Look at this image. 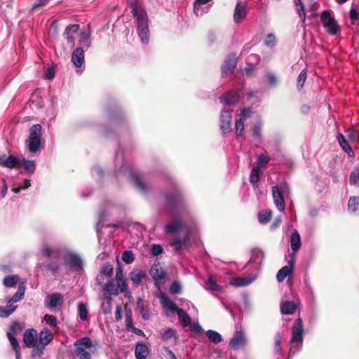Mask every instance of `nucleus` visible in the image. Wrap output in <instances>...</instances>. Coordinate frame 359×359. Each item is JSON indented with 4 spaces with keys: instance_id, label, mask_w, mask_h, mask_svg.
I'll use <instances>...</instances> for the list:
<instances>
[{
    "instance_id": "1",
    "label": "nucleus",
    "mask_w": 359,
    "mask_h": 359,
    "mask_svg": "<svg viewBox=\"0 0 359 359\" xmlns=\"http://www.w3.org/2000/svg\"><path fill=\"white\" fill-rule=\"evenodd\" d=\"M0 166L13 169L23 168L24 170L29 174H33L36 169V164L34 161L20 159L13 155H0Z\"/></svg>"
},
{
    "instance_id": "2",
    "label": "nucleus",
    "mask_w": 359,
    "mask_h": 359,
    "mask_svg": "<svg viewBox=\"0 0 359 359\" xmlns=\"http://www.w3.org/2000/svg\"><path fill=\"white\" fill-rule=\"evenodd\" d=\"M165 198L167 208L172 215L178 216L180 211L187 209V203L177 189H175L172 193L165 194Z\"/></svg>"
},
{
    "instance_id": "3",
    "label": "nucleus",
    "mask_w": 359,
    "mask_h": 359,
    "mask_svg": "<svg viewBox=\"0 0 359 359\" xmlns=\"http://www.w3.org/2000/svg\"><path fill=\"white\" fill-rule=\"evenodd\" d=\"M74 353L79 359H91V355L86 349L91 350L95 346L90 337H84L76 340L74 344Z\"/></svg>"
},
{
    "instance_id": "4",
    "label": "nucleus",
    "mask_w": 359,
    "mask_h": 359,
    "mask_svg": "<svg viewBox=\"0 0 359 359\" xmlns=\"http://www.w3.org/2000/svg\"><path fill=\"white\" fill-rule=\"evenodd\" d=\"M288 185L286 183L280 184L279 186H274L272 187L273 202L280 212H283L285 210V203L283 198V194L288 191Z\"/></svg>"
},
{
    "instance_id": "5",
    "label": "nucleus",
    "mask_w": 359,
    "mask_h": 359,
    "mask_svg": "<svg viewBox=\"0 0 359 359\" xmlns=\"http://www.w3.org/2000/svg\"><path fill=\"white\" fill-rule=\"evenodd\" d=\"M320 20L324 27L332 35L337 34L339 32V27L337 22L331 16L329 11H324L320 15Z\"/></svg>"
},
{
    "instance_id": "6",
    "label": "nucleus",
    "mask_w": 359,
    "mask_h": 359,
    "mask_svg": "<svg viewBox=\"0 0 359 359\" xmlns=\"http://www.w3.org/2000/svg\"><path fill=\"white\" fill-rule=\"evenodd\" d=\"M64 263L71 270L80 271L83 268V262L79 255L74 252H69L64 257Z\"/></svg>"
},
{
    "instance_id": "7",
    "label": "nucleus",
    "mask_w": 359,
    "mask_h": 359,
    "mask_svg": "<svg viewBox=\"0 0 359 359\" xmlns=\"http://www.w3.org/2000/svg\"><path fill=\"white\" fill-rule=\"evenodd\" d=\"M38 334L34 328L27 329L23 334V343L28 348H35L32 351V357L36 355Z\"/></svg>"
},
{
    "instance_id": "8",
    "label": "nucleus",
    "mask_w": 359,
    "mask_h": 359,
    "mask_svg": "<svg viewBox=\"0 0 359 359\" xmlns=\"http://www.w3.org/2000/svg\"><path fill=\"white\" fill-rule=\"evenodd\" d=\"M237 65V57L233 53H229L222 65V76L226 77L234 72Z\"/></svg>"
},
{
    "instance_id": "9",
    "label": "nucleus",
    "mask_w": 359,
    "mask_h": 359,
    "mask_svg": "<svg viewBox=\"0 0 359 359\" xmlns=\"http://www.w3.org/2000/svg\"><path fill=\"white\" fill-rule=\"evenodd\" d=\"M53 339V335L50 330L47 329L42 330L39 336V341H37L36 355L40 357L43 353L45 347Z\"/></svg>"
},
{
    "instance_id": "10",
    "label": "nucleus",
    "mask_w": 359,
    "mask_h": 359,
    "mask_svg": "<svg viewBox=\"0 0 359 359\" xmlns=\"http://www.w3.org/2000/svg\"><path fill=\"white\" fill-rule=\"evenodd\" d=\"M304 325L300 317L296 319L292 327V334L290 341L292 343H302L303 341Z\"/></svg>"
},
{
    "instance_id": "11",
    "label": "nucleus",
    "mask_w": 359,
    "mask_h": 359,
    "mask_svg": "<svg viewBox=\"0 0 359 359\" xmlns=\"http://www.w3.org/2000/svg\"><path fill=\"white\" fill-rule=\"evenodd\" d=\"M246 339L244 332L241 330L236 331L233 337L230 339L229 346L234 350H238L240 347L245 346Z\"/></svg>"
},
{
    "instance_id": "12",
    "label": "nucleus",
    "mask_w": 359,
    "mask_h": 359,
    "mask_svg": "<svg viewBox=\"0 0 359 359\" xmlns=\"http://www.w3.org/2000/svg\"><path fill=\"white\" fill-rule=\"evenodd\" d=\"M232 115L229 111H222L221 112L220 129L224 134L229 133L231 131Z\"/></svg>"
},
{
    "instance_id": "13",
    "label": "nucleus",
    "mask_w": 359,
    "mask_h": 359,
    "mask_svg": "<svg viewBox=\"0 0 359 359\" xmlns=\"http://www.w3.org/2000/svg\"><path fill=\"white\" fill-rule=\"evenodd\" d=\"M133 15L137 22V32L148 31V22L146 11H140V13Z\"/></svg>"
},
{
    "instance_id": "14",
    "label": "nucleus",
    "mask_w": 359,
    "mask_h": 359,
    "mask_svg": "<svg viewBox=\"0 0 359 359\" xmlns=\"http://www.w3.org/2000/svg\"><path fill=\"white\" fill-rule=\"evenodd\" d=\"M247 15V10L245 6L241 2H238L236 5L233 20L236 23L241 22Z\"/></svg>"
},
{
    "instance_id": "15",
    "label": "nucleus",
    "mask_w": 359,
    "mask_h": 359,
    "mask_svg": "<svg viewBox=\"0 0 359 359\" xmlns=\"http://www.w3.org/2000/svg\"><path fill=\"white\" fill-rule=\"evenodd\" d=\"M72 62L76 67H80L84 62V50L82 48H76L72 54Z\"/></svg>"
},
{
    "instance_id": "16",
    "label": "nucleus",
    "mask_w": 359,
    "mask_h": 359,
    "mask_svg": "<svg viewBox=\"0 0 359 359\" xmlns=\"http://www.w3.org/2000/svg\"><path fill=\"white\" fill-rule=\"evenodd\" d=\"M220 101L226 104H233L238 101V95L233 90H229L220 97Z\"/></svg>"
},
{
    "instance_id": "17",
    "label": "nucleus",
    "mask_w": 359,
    "mask_h": 359,
    "mask_svg": "<svg viewBox=\"0 0 359 359\" xmlns=\"http://www.w3.org/2000/svg\"><path fill=\"white\" fill-rule=\"evenodd\" d=\"M137 309L143 320H147L150 318V312L148 306L144 304V302L140 297H138L137 299Z\"/></svg>"
},
{
    "instance_id": "18",
    "label": "nucleus",
    "mask_w": 359,
    "mask_h": 359,
    "mask_svg": "<svg viewBox=\"0 0 359 359\" xmlns=\"http://www.w3.org/2000/svg\"><path fill=\"white\" fill-rule=\"evenodd\" d=\"M151 274L155 280L163 279L166 276V271L159 264H154L151 267Z\"/></svg>"
},
{
    "instance_id": "19",
    "label": "nucleus",
    "mask_w": 359,
    "mask_h": 359,
    "mask_svg": "<svg viewBox=\"0 0 359 359\" xmlns=\"http://www.w3.org/2000/svg\"><path fill=\"white\" fill-rule=\"evenodd\" d=\"M297 309V304L292 301H285L280 304V311L284 315L293 314Z\"/></svg>"
},
{
    "instance_id": "20",
    "label": "nucleus",
    "mask_w": 359,
    "mask_h": 359,
    "mask_svg": "<svg viewBox=\"0 0 359 359\" xmlns=\"http://www.w3.org/2000/svg\"><path fill=\"white\" fill-rule=\"evenodd\" d=\"M149 354V348L147 345L142 342H138L136 344L135 355L137 359H145Z\"/></svg>"
},
{
    "instance_id": "21",
    "label": "nucleus",
    "mask_w": 359,
    "mask_h": 359,
    "mask_svg": "<svg viewBox=\"0 0 359 359\" xmlns=\"http://www.w3.org/2000/svg\"><path fill=\"white\" fill-rule=\"evenodd\" d=\"M337 140L342 149L347 153L349 156L354 157V152L352 147L341 133L337 135Z\"/></svg>"
},
{
    "instance_id": "22",
    "label": "nucleus",
    "mask_w": 359,
    "mask_h": 359,
    "mask_svg": "<svg viewBox=\"0 0 359 359\" xmlns=\"http://www.w3.org/2000/svg\"><path fill=\"white\" fill-rule=\"evenodd\" d=\"M131 178L136 187L142 192H147L149 189L147 184L142 180L138 173L133 172L131 174Z\"/></svg>"
},
{
    "instance_id": "23",
    "label": "nucleus",
    "mask_w": 359,
    "mask_h": 359,
    "mask_svg": "<svg viewBox=\"0 0 359 359\" xmlns=\"http://www.w3.org/2000/svg\"><path fill=\"white\" fill-rule=\"evenodd\" d=\"M26 143L29 151L35 153L41 149V138H28Z\"/></svg>"
},
{
    "instance_id": "24",
    "label": "nucleus",
    "mask_w": 359,
    "mask_h": 359,
    "mask_svg": "<svg viewBox=\"0 0 359 359\" xmlns=\"http://www.w3.org/2000/svg\"><path fill=\"white\" fill-rule=\"evenodd\" d=\"M290 245L293 253H296L301 247V237L297 231H294L291 235Z\"/></svg>"
},
{
    "instance_id": "25",
    "label": "nucleus",
    "mask_w": 359,
    "mask_h": 359,
    "mask_svg": "<svg viewBox=\"0 0 359 359\" xmlns=\"http://www.w3.org/2000/svg\"><path fill=\"white\" fill-rule=\"evenodd\" d=\"M145 277L146 273L142 269L135 270L130 273V278L132 282L136 285H140L142 280Z\"/></svg>"
},
{
    "instance_id": "26",
    "label": "nucleus",
    "mask_w": 359,
    "mask_h": 359,
    "mask_svg": "<svg viewBox=\"0 0 359 359\" xmlns=\"http://www.w3.org/2000/svg\"><path fill=\"white\" fill-rule=\"evenodd\" d=\"M7 337L11 343V345L15 351V358L20 359V346L17 339L11 332H7Z\"/></svg>"
},
{
    "instance_id": "27",
    "label": "nucleus",
    "mask_w": 359,
    "mask_h": 359,
    "mask_svg": "<svg viewBox=\"0 0 359 359\" xmlns=\"http://www.w3.org/2000/svg\"><path fill=\"white\" fill-rule=\"evenodd\" d=\"M49 302L47 306L49 308H55L56 306L62 304V297L60 293L55 292L48 297Z\"/></svg>"
},
{
    "instance_id": "28",
    "label": "nucleus",
    "mask_w": 359,
    "mask_h": 359,
    "mask_svg": "<svg viewBox=\"0 0 359 359\" xmlns=\"http://www.w3.org/2000/svg\"><path fill=\"white\" fill-rule=\"evenodd\" d=\"M161 304H163V307H165V309H167L172 312L177 313L178 309H180L176 305V304L174 302H172L167 296L162 295L161 297Z\"/></svg>"
},
{
    "instance_id": "29",
    "label": "nucleus",
    "mask_w": 359,
    "mask_h": 359,
    "mask_svg": "<svg viewBox=\"0 0 359 359\" xmlns=\"http://www.w3.org/2000/svg\"><path fill=\"white\" fill-rule=\"evenodd\" d=\"M260 172H261V170H260V168L258 166L253 167L251 170L250 176V182L255 189L258 187V182L259 180Z\"/></svg>"
},
{
    "instance_id": "30",
    "label": "nucleus",
    "mask_w": 359,
    "mask_h": 359,
    "mask_svg": "<svg viewBox=\"0 0 359 359\" xmlns=\"http://www.w3.org/2000/svg\"><path fill=\"white\" fill-rule=\"evenodd\" d=\"M272 217V211L271 210H261L257 214L258 221L262 224H266L269 222Z\"/></svg>"
},
{
    "instance_id": "31",
    "label": "nucleus",
    "mask_w": 359,
    "mask_h": 359,
    "mask_svg": "<svg viewBox=\"0 0 359 359\" xmlns=\"http://www.w3.org/2000/svg\"><path fill=\"white\" fill-rule=\"evenodd\" d=\"M189 240V233L187 231V235L182 238L178 237L173 239L170 243V245L175 248V250H180L182 248L183 245L187 243Z\"/></svg>"
},
{
    "instance_id": "32",
    "label": "nucleus",
    "mask_w": 359,
    "mask_h": 359,
    "mask_svg": "<svg viewBox=\"0 0 359 359\" xmlns=\"http://www.w3.org/2000/svg\"><path fill=\"white\" fill-rule=\"evenodd\" d=\"M182 225L183 222L181 220L177 219L175 222H170L169 224H168L165 226L164 230L165 232L167 233H175L180 230Z\"/></svg>"
},
{
    "instance_id": "33",
    "label": "nucleus",
    "mask_w": 359,
    "mask_h": 359,
    "mask_svg": "<svg viewBox=\"0 0 359 359\" xmlns=\"http://www.w3.org/2000/svg\"><path fill=\"white\" fill-rule=\"evenodd\" d=\"M294 6L296 8V11L298 13L299 17L300 18L302 22H304L306 20V12H305V6L302 0H294Z\"/></svg>"
},
{
    "instance_id": "34",
    "label": "nucleus",
    "mask_w": 359,
    "mask_h": 359,
    "mask_svg": "<svg viewBox=\"0 0 359 359\" xmlns=\"http://www.w3.org/2000/svg\"><path fill=\"white\" fill-rule=\"evenodd\" d=\"M177 313L179 317L180 323L184 327H187L189 325H190V323L191 321V317L184 310L180 308L177 311Z\"/></svg>"
},
{
    "instance_id": "35",
    "label": "nucleus",
    "mask_w": 359,
    "mask_h": 359,
    "mask_svg": "<svg viewBox=\"0 0 359 359\" xmlns=\"http://www.w3.org/2000/svg\"><path fill=\"white\" fill-rule=\"evenodd\" d=\"M20 278L18 275H8L3 280L4 285L7 287H15L18 283Z\"/></svg>"
},
{
    "instance_id": "36",
    "label": "nucleus",
    "mask_w": 359,
    "mask_h": 359,
    "mask_svg": "<svg viewBox=\"0 0 359 359\" xmlns=\"http://www.w3.org/2000/svg\"><path fill=\"white\" fill-rule=\"evenodd\" d=\"M292 273L291 267L289 266H285L282 267L277 273L276 278L278 282H283L287 276Z\"/></svg>"
},
{
    "instance_id": "37",
    "label": "nucleus",
    "mask_w": 359,
    "mask_h": 359,
    "mask_svg": "<svg viewBox=\"0 0 359 359\" xmlns=\"http://www.w3.org/2000/svg\"><path fill=\"white\" fill-rule=\"evenodd\" d=\"M359 209V196H351L348 202V210L351 212H356Z\"/></svg>"
},
{
    "instance_id": "38",
    "label": "nucleus",
    "mask_w": 359,
    "mask_h": 359,
    "mask_svg": "<svg viewBox=\"0 0 359 359\" xmlns=\"http://www.w3.org/2000/svg\"><path fill=\"white\" fill-rule=\"evenodd\" d=\"M29 136L28 138H41L42 127L40 124H34L29 130Z\"/></svg>"
},
{
    "instance_id": "39",
    "label": "nucleus",
    "mask_w": 359,
    "mask_h": 359,
    "mask_svg": "<svg viewBox=\"0 0 359 359\" xmlns=\"http://www.w3.org/2000/svg\"><path fill=\"white\" fill-rule=\"evenodd\" d=\"M25 291V286L22 284L18 286V290L13 295L11 299L8 301V303L18 302L20 301L24 297Z\"/></svg>"
},
{
    "instance_id": "40",
    "label": "nucleus",
    "mask_w": 359,
    "mask_h": 359,
    "mask_svg": "<svg viewBox=\"0 0 359 359\" xmlns=\"http://www.w3.org/2000/svg\"><path fill=\"white\" fill-rule=\"evenodd\" d=\"M349 183L351 185L359 187V165L355 167L354 170L351 172Z\"/></svg>"
},
{
    "instance_id": "41",
    "label": "nucleus",
    "mask_w": 359,
    "mask_h": 359,
    "mask_svg": "<svg viewBox=\"0 0 359 359\" xmlns=\"http://www.w3.org/2000/svg\"><path fill=\"white\" fill-rule=\"evenodd\" d=\"M206 336L210 341L215 344H219L222 341V335L216 331L209 330L206 332Z\"/></svg>"
},
{
    "instance_id": "42",
    "label": "nucleus",
    "mask_w": 359,
    "mask_h": 359,
    "mask_svg": "<svg viewBox=\"0 0 359 359\" xmlns=\"http://www.w3.org/2000/svg\"><path fill=\"white\" fill-rule=\"evenodd\" d=\"M252 280L248 278H234L231 280V284L236 287L246 286L251 283Z\"/></svg>"
},
{
    "instance_id": "43",
    "label": "nucleus",
    "mask_w": 359,
    "mask_h": 359,
    "mask_svg": "<svg viewBox=\"0 0 359 359\" xmlns=\"http://www.w3.org/2000/svg\"><path fill=\"white\" fill-rule=\"evenodd\" d=\"M307 79V71L306 69L302 70L297 79V88L298 90H301Z\"/></svg>"
},
{
    "instance_id": "44",
    "label": "nucleus",
    "mask_w": 359,
    "mask_h": 359,
    "mask_svg": "<svg viewBox=\"0 0 359 359\" xmlns=\"http://www.w3.org/2000/svg\"><path fill=\"white\" fill-rule=\"evenodd\" d=\"M78 312L81 320L85 321L88 319V311L87 306L84 303L80 302L78 304Z\"/></svg>"
},
{
    "instance_id": "45",
    "label": "nucleus",
    "mask_w": 359,
    "mask_h": 359,
    "mask_svg": "<svg viewBox=\"0 0 359 359\" xmlns=\"http://www.w3.org/2000/svg\"><path fill=\"white\" fill-rule=\"evenodd\" d=\"M17 306L8 305L6 307L0 306V317L7 318L16 309Z\"/></svg>"
},
{
    "instance_id": "46",
    "label": "nucleus",
    "mask_w": 359,
    "mask_h": 359,
    "mask_svg": "<svg viewBox=\"0 0 359 359\" xmlns=\"http://www.w3.org/2000/svg\"><path fill=\"white\" fill-rule=\"evenodd\" d=\"M128 4L131 8L133 14L140 13V11H144L142 8L140 0H128Z\"/></svg>"
},
{
    "instance_id": "47",
    "label": "nucleus",
    "mask_w": 359,
    "mask_h": 359,
    "mask_svg": "<svg viewBox=\"0 0 359 359\" xmlns=\"http://www.w3.org/2000/svg\"><path fill=\"white\" fill-rule=\"evenodd\" d=\"M24 328V324L20 323L18 321H14L11 323L9 327V331L8 332H11V334H17L22 332Z\"/></svg>"
},
{
    "instance_id": "48",
    "label": "nucleus",
    "mask_w": 359,
    "mask_h": 359,
    "mask_svg": "<svg viewBox=\"0 0 359 359\" xmlns=\"http://www.w3.org/2000/svg\"><path fill=\"white\" fill-rule=\"evenodd\" d=\"M206 288L212 291H220L221 287L216 283L212 276H210L205 283Z\"/></svg>"
},
{
    "instance_id": "49",
    "label": "nucleus",
    "mask_w": 359,
    "mask_h": 359,
    "mask_svg": "<svg viewBox=\"0 0 359 359\" xmlns=\"http://www.w3.org/2000/svg\"><path fill=\"white\" fill-rule=\"evenodd\" d=\"M111 302L112 299L110 297H108L106 298V299L102 302L101 305V309L102 311V313L104 315H107L111 313Z\"/></svg>"
},
{
    "instance_id": "50",
    "label": "nucleus",
    "mask_w": 359,
    "mask_h": 359,
    "mask_svg": "<svg viewBox=\"0 0 359 359\" xmlns=\"http://www.w3.org/2000/svg\"><path fill=\"white\" fill-rule=\"evenodd\" d=\"M113 266L110 263H105L100 269V273L108 277H111L113 274Z\"/></svg>"
},
{
    "instance_id": "51",
    "label": "nucleus",
    "mask_w": 359,
    "mask_h": 359,
    "mask_svg": "<svg viewBox=\"0 0 359 359\" xmlns=\"http://www.w3.org/2000/svg\"><path fill=\"white\" fill-rule=\"evenodd\" d=\"M126 329L130 331L135 326L133 323L132 311L131 310L126 311Z\"/></svg>"
},
{
    "instance_id": "52",
    "label": "nucleus",
    "mask_w": 359,
    "mask_h": 359,
    "mask_svg": "<svg viewBox=\"0 0 359 359\" xmlns=\"http://www.w3.org/2000/svg\"><path fill=\"white\" fill-rule=\"evenodd\" d=\"M162 339L164 341H168V339L174 337L177 339V332L175 330L172 328H169L167 330H165L163 333L161 334Z\"/></svg>"
},
{
    "instance_id": "53",
    "label": "nucleus",
    "mask_w": 359,
    "mask_h": 359,
    "mask_svg": "<svg viewBox=\"0 0 359 359\" xmlns=\"http://www.w3.org/2000/svg\"><path fill=\"white\" fill-rule=\"evenodd\" d=\"M135 259L134 254L130 250H126L122 254V260L126 264H131Z\"/></svg>"
},
{
    "instance_id": "54",
    "label": "nucleus",
    "mask_w": 359,
    "mask_h": 359,
    "mask_svg": "<svg viewBox=\"0 0 359 359\" xmlns=\"http://www.w3.org/2000/svg\"><path fill=\"white\" fill-rule=\"evenodd\" d=\"M236 135L237 137H241L244 130V122L242 118L236 119L235 123Z\"/></svg>"
},
{
    "instance_id": "55",
    "label": "nucleus",
    "mask_w": 359,
    "mask_h": 359,
    "mask_svg": "<svg viewBox=\"0 0 359 359\" xmlns=\"http://www.w3.org/2000/svg\"><path fill=\"white\" fill-rule=\"evenodd\" d=\"M182 292L181 285L178 281H174L170 287V292L172 294H178Z\"/></svg>"
},
{
    "instance_id": "56",
    "label": "nucleus",
    "mask_w": 359,
    "mask_h": 359,
    "mask_svg": "<svg viewBox=\"0 0 359 359\" xmlns=\"http://www.w3.org/2000/svg\"><path fill=\"white\" fill-rule=\"evenodd\" d=\"M163 249L161 245L158 244H154L151 247L150 252L153 256H158L163 253Z\"/></svg>"
},
{
    "instance_id": "57",
    "label": "nucleus",
    "mask_w": 359,
    "mask_h": 359,
    "mask_svg": "<svg viewBox=\"0 0 359 359\" xmlns=\"http://www.w3.org/2000/svg\"><path fill=\"white\" fill-rule=\"evenodd\" d=\"M43 319L47 323H49L53 327H55L57 326V318L55 316L46 314Z\"/></svg>"
},
{
    "instance_id": "58",
    "label": "nucleus",
    "mask_w": 359,
    "mask_h": 359,
    "mask_svg": "<svg viewBox=\"0 0 359 359\" xmlns=\"http://www.w3.org/2000/svg\"><path fill=\"white\" fill-rule=\"evenodd\" d=\"M190 330L196 334H200L203 332V328L198 323H190L189 325Z\"/></svg>"
},
{
    "instance_id": "59",
    "label": "nucleus",
    "mask_w": 359,
    "mask_h": 359,
    "mask_svg": "<svg viewBox=\"0 0 359 359\" xmlns=\"http://www.w3.org/2000/svg\"><path fill=\"white\" fill-rule=\"evenodd\" d=\"M275 340V348L278 352H280L281 351V341H282V337L280 332H277L274 337Z\"/></svg>"
},
{
    "instance_id": "60",
    "label": "nucleus",
    "mask_w": 359,
    "mask_h": 359,
    "mask_svg": "<svg viewBox=\"0 0 359 359\" xmlns=\"http://www.w3.org/2000/svg\"><path fill=\"white\" fill-rule=\"evenodd\" d=\"M117 286L121 292H128V284L124 279L116 280ZM128 293H130L128 292Z\"/></svg>"
},
{
    "instance_id": "61",
    "label": "nucleus",
    "mask_w": 359,
    "mask_h": 359,
    "mask_svg": "<svg viewBox=\"0 0 359 359\" xmlns=\"http://www.w3.org/2000/svg\"><path fill=\"white\" fill-rule=\"evenodd\" d=\"M79 29V25L78 24L69 25L65 29V34H74L76 33Z\"/></svg>"
},
{
    "instance_id": "62",
    "label": "nucleus",
    "mask_w": 359,
    "mask_h": 359,
    "mask_svg": "<svg viewBox=\"0 0 359 359\" xmlns=\"http://www.w3.org/2000/svg\"><path fill=\"white\" fill-rule=\"evenodd\" d=\"M264 43L267 46H273L276 43L275 36L272 34H267Z\"/></svg>"
},
{
    "instance_id": "63",
    "label": "nucleus",
    "mask_w": 359,
    "mask_h": 359,
    "mask_svg": "<svg viewBox=\"0 0 359 359\" xmlns=\"http://www.w3.org/2000/svg\"><path fill=\"white\" fill-rule=\"evenodd\" d=\"M269 161V158L264 156V154H261L258 157V165L259 167H264Z\"/></svg>"
},
{
    "instance_id": "64",
    "label": "nucleus",
    "mask_w": 359,
    "mask_h": 359,
    "mask_svg": "<svg viewBox=\"0 0 359 359\" xmlns=\"http://www.w3.org/2000/svg\"><path fill=\"white\" fill-rule=\"evenodd\" d=\"M350 18L353 22L359 20V11L354 8H351L350 10Z\"/></svg>"
}]
</instances>
